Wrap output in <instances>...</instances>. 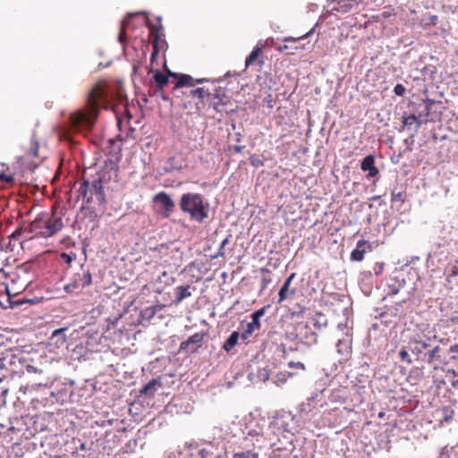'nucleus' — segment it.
I'll use <instances>...</instances> for the list:
<instances>
[{"label": "nucleus", "instance_id": "37", "mask_svg": "<svg viewBox=\"0 0 458 458\" xmlns=\"http://www.w3.org/2000/svg\"><path fill=\"white\" fill-rule=\"evenodd\" d=\"M74 257H75L74 255L68 254V253H65V252L61 254L62 259L66 264H71L72 262V260L74 259Z\"/></svg>", "mask_w": 458, "mask_h": 458}, {"label": "nucleus", "instance_id": "26", "mask_svg": "<svg viewBox=\"0 0 458 458\" xmlns=\"http://www.w3.org/2000/svg\"><path fill=\"white\" fill-rule=\"evenodd\" d=\"M174 281V278L165 271H164L162 275L156 279L157 283L164 284L165 285H170Z\"/></svg>", "mask_w": 458, "mask_h": 458}, {"label": "nucleus", "instance_id": "48", "mask_svg": "<svg viewBox=\"0 0 458 458\" xmlns=\"http://www.w3.org/2000/svg\"><path fill=\"white\" fill-rule=\"evenodd\" d=\"M399 292V288H393L391 293L392 294H396Z\"/></svg>", "mask_w": 458, "mask_h": 458}, {"label": "nucleus", "instance_id": "34", "mask_svg": "<svg viewBox=\"0 0 458 458\" xmlns=\"http://www.w3.org/2000/svg\"><path fill=\"white\" fill-rule=\"evenodd\" d=\"M13 177L11 174H6L4 173L0 174V183H8L13 182Z\"/></svg>", "mask_w": 458, "mask_h": 458}, {"label": "nucleus", "instance_id": "27", "mask_svg": "<svg viewBox=\"0 0 458 458\" xmlns=\"http://www.w3.org/2000/svg\"><path fill=\"white\" fill-rule=\"evenodd\" d=\"M304 328L306 330V335L303 338V341L310 345L316 344L318 339L317 335L314 332L308 333V331L310 330L308 326H305Z\"/></svg>", "mask_w": 458, "mask_h": 458}, {"label": "nucleus", "instance_id": "42", "mask_svg": "<svg viewBox=\"0 0 458 458\" xmlns=\"http://www.w3.org/2000/svg\"><path fill=\"white\" fill-rule=\"evenodd\" d=\"M21 235V230H16L14 233H13L11 235H10V242L12 241H14V240H18L20 238V236Z\"/></svg>", "mask_w": 458, "mask_h": 458}, {"label": "nucleus", "instance_id": "52", "mask_svg": "<svg viewBox=\"0 0 458 458\" xmlns=\"http://www.w3.org/2000/svg\"><path fill=\"white\" fill-rule=\"evenodd\" d=\"M156 55H157V52H153L152 55H151V60H153L154 58H156Z\"/></svg>", "mask_w": 458, "mask_h": 458}, {"label": "nucleus", "instance_id": "47", "mask_svg": "<svg viewBox=\"0 0 458 458\" xmlns=\"http://www.w3.org/2000/svg\"><path fill=\"white\" fill-rule=\"evenodd\" d=\"M452 276H458V268L457 267H453Z\"/></svg>", "mask_w": 458, "mask_h": 458}, {"label": "nucleus", "instance_id": "25", "mask_svg": "<svg viewBox=\"0 0 458 458\" xmlns=\"http://www.w3.org/2000/svg\"><path fill=\"white\" fill-rule=\"evenodd\" d=\"M342 392L343 391L341 389L333 390L328 397L329 401L331 403H344V397L343 396Z\"/></svg>", "mask_w": 458, "mask_h": 458}, {"label": "nucleus", "instance_id": "46", "mask_svg": "<svg viewBox=\"0 0 458 458\" xmlns=\"http://www.w3.org/2000/svg\"><path fill=\"white\" fill-rule=\"evenodd\" d=\"M288 49H291V48L287 45H284V46L279 47V50L280 51H285V50H288Z\"/></svg>", "mask_w": 458, "mask_h": 458}, {"label": "nucleus", "instance_id": "30", "mask_svg": "<svg viewBox=\"0 0 458 458\" xmlns=\"http://www.w3.org/2000/svg\"><path fill=\"white\" fill-rule=\"evenodd\" d=\"M191 94L194 98H198L199 99H203L206 96V91L202 88H198L196 89H192Z\"/></svg>", "mask_w": 458, "mask_h": 458}, {"label": "nucleus", "instance_id": "57", "mask_svg": "<svg viewBox=\"0 0 458 458\" xmlns=\"http://www.w3.org/2000/svg\"><path fill=\"white\" fill-rule=\"evenodd\" d=\"M131 17H133V14H131V16H130L128 19H126L125 21H129V20H130V18H131Z\"/></svg>", "mask_w": 458, "mask_h": 458}, {"label": "nucleus", "instance_id": "20", "mask_svg": "<svg viewBox=\"0 0 458 458\" xmlns=\"http://www.w3.org/2000/svg\"><path fill=\"white\" fill-rule=\"evenodd\" d=\"M238 340H239V333L234 331L230 335V336L227 338V340L225 342L223 348L226 352L231 351L235 346Z\"/></svg>", "mask_w": 458, "mask_h": 458}, {"label": "nucleus", "instance_id": "29", "mask_svg": "<svg viewBox=\"0 0 458 458\" xmlns=\"http://www.w3.org/2000/svg\"><path fill=\"white\" fill-rule=\"evenodd\" d=\"M399 357L400 359L403 360V361H405L407 362L408 364H411L412 363V360L411 359L410 357V354L408 352V351L406 349H402L400 352H399Z\"/></svg>", "mask_w": 458, "mask_h": 458}, {"label": "nucleus", "instance_id": "43", "mask_svg": "<svg viewBox=\"0 0 458 458\" xmlns=\"http://www.w3.org/2000/svg\"><path fill=\"white\" fill-rule=\"evenodd\" d=\"M233 149L236 153H241L243 149V147L242 146H234Z\"/></svg>", "mask_w": 458, "mask_h": 458}, {"label": "nucleus", "instance_id": "6", "mask_svg": "<svg viewBox=\"0 0 458 458\" xmlns=\"http://www.w3.org/2000/svg\"><path fill=\"white\" fill-rule=\"evenodd\" d=\"M91 284V275L89 271H84L72 278V282L64 286L65 292L73 293L75 290L84 288Z\"/></svg>", "mask_w": 458, "mask_h": 458}, {"label": "nucleus", "instance_id": "50", "mask_svg": "<svg viewBox=\"0 0 458 458\" xmlns=\"http://www.w3.org/2000/svg\"><path fill=\"white\" fill-rule=\"evenodd\" d=\"M301 411H306V404H302L301 407Z\"/></svg>", "mask_w": 458, "mask_h": 458}, {"label": "nucleus", "instance_id": "49", "mask_svg": "<svg viewBox=\"0 0 458 458\" xmlns=\"http://www.w3.org/2000/svg\"><path fill=\"white\" fill-rule=\"evenodd\" d=\"M262 377H263L264 381L268 379V375L266 372L264 374H262Z\"/></svg>", "mask_w": 458, "mask_h": 458}, {"label": "nucleus", "instance_id": "24", "mask_svg": "<svg viewBox=\"0 0 458 458\" xmlns=\"http://www.w3.org/2000/svg\"><path fill=\"white\" fill-rule=\"evenodd\" d=\"M327 318H326V317L324 315L318 314L313 318V327L316 329L320 330L322 328H325L327 327Z\"/></svg>", "mask_w": 458, "mask_h": 458}, {"label": "nucleus", "instance_id": "4", "mask_svg": "<svg viewBox=\"0 0 458 458\" xmlns=\"http://www.w3.org/2000/svg\"><path fill=\"white\" fill-rule=\"evenodd\" d=\"M153 199L157 205L160 206L159 213L163 216L168 217L174 211V201L165 192H159L156 194Z\"/></svg>", "mask_w": 458, "mask_h": 458}, {"label": "nucleus", "instance_id": "55", "mask_svg": "<svg viewBox=\"0 0 458 458\" xmlns=\"http://www.w3.org/2000/svg\"><path fill=\"white\" fill-rule=\"evenodd\" d=\"M343 8H344V9H343V11H344V12H347V11L349 10V8H348L347 6H344V7H343Z\"/></svg>", "mask_w": 458, "mask_h": 458}, {"label": "nucleus", "instance_id": "41", "mask_svg": "<svg viewBox=\"0 0 458 458\" xmlns=\"http://www.w3.org/2000/svg\"><path fill=\"white\" fill-rule=\"evenodd\" d=\"M228 242H229V239H228V237H226L225 239H224V240L222 241V242H221V244H220L219 253H218L220 256H224V255H225V253H224L223 250H224L225 246Z\"/></svg>", "mask_w": 458, "mask_h": 458}, {"label": "nucleus", "instance_id": "31", "mask_svg": "<svg viewBox=\"0 0 458 458\" xmlns=\"http://www.w3.org/2000/svg\"><path fill=\"white\" fill-rule=\"evenodd\" d=\"M448 352L450 354L451 360H457L458 359V344L451 345Z\"/></svg>", "mask_w": 458, "mask_h": 458}, {"label": "nucleus", "instance_id": "13", "mask_svg": "<svg viewBox=\"0 0 458 458\" xmlns=\"http://www.w3.org/2000/svg\"><path fill=\"white\" fill-rule=\"evenodd\" d=\"M375 160L372 156H367L363 158L360 167L363 171L369 172V176L374 177L378 174L377 168L374 165Z\"/></svg>", "mask_w": 458, "mask_h": 458}, {"label": "nucleus", "instance_id": "32", "mask_svg": "<svg viewBox=\"0 0 458 458\" xmlns=\"http://www.w3.org/2000/svg\"><path fill=\"white\" fill-rule=\"evenodd\" d=\"M312 31H313V30H310L305 35L298 37V38H293V37L285 38L284 39V42H297L299 40H301V39L306 38L307 37H309L312 33Z\"/></svg>", "mask_w": 458, "mask_h": 458}, {"label": "nucleus", "instance_id": "56", "mask_svg": "<svg viewBox=\"0 0 458 458\" xmlns=\"http://www.w3.org/2000/svg\"><path fill=\"white\" fill-rule=\"evenodd\" d=\"M157 35L156 36V39H154V44L157 43Z\"/></svg>", "mask_w": 458, "mask_h": 458}, {"label": "nucleus", "instance_id": "7", "mask_svg": "<svg viewBox=\"0 0 458 458\" xmlns=\"http://www.w3.org/2000/svg\"><path fill=\"white\" fill-rule=\"evenodd\" d=\"M266 308L263 307L258 310H256L254 313H252L251 318L252 320L246 324L242 333V338L243 340H248L250 336L259 328L260 323L259 318L265 314Z\"/></svg>", "mask_w": 458, "mask_h": 458}, {"label": "nucleus", "instance_id": "54", "mask_svg": "<svg viewBox=\"0 0 458 458\" xmlns=\"http://www.w3.org/2000/svg\"><path fill=\"white\" fill-rule=\"evenodd\" d=\"M378 270H379L378 273L382 272V270H383V264L380 265V267H378Z\"/></svg>", "mask_w": 458, "mask_h": 458}, {"label": "nucleus", "instance_id": "12", "mask_svg": "<svg viewBox=\"0 0 458 458\" xmlns=\"http://www.w3.org/2000/svg\"><path fill=\"white\" fill-rule=\"evenodd\" d=\"M425 117L422 118V115L420 114L419 116L414 114H411L403 118V123L404 126H410L413 123H416V127L419 128L423 123L427 121L426 117L428 115L429 108L428 106H425Z\"/></svg>", "mask_w": 458, "mask_h": 458}, {"label": "nucleus", "instance_id": "5", "mask_svg": "<svg viewBox=\"0 0 458 458\" xmlns=\"http://www.w3.org/2000/svg\"><path fill=\"white\" fill-rule=\"evenodd\" d=\"M88 191H90L91 195H95L98 202H103L104 191L99 179L94 180L91 184L88 181L83 182L81 186L80 192L83 197H85Z\"/></svg>", "mask_w": 458, "mask_h": 458}, {"label": "nucleus", "instance_id": "16", "mask_svg": "<svg viewBox=\"0 0 458 458\" xmlns=\"http://www.w3.org/2000/svg\"><path fill=\"white\" fill-rule=\"evenodd\" d=\"M175 293H176V297L174 301L175 304H179L184 299L191 296V292L190 291L189 285H186V286L181 285V286L176 287Z\"/></svg>", "mask_w": 458, "mask_h": 458}, {"label": "nucleus", "instance_id": "14", "mask_svg": "<svg viewBox=\"0 0 458 458\" xmlns=\"http://www.w3.org/2000/svg\"><path fill=\"white\" fill-rule=\"evenodd\" d=\"M169 75L174 78H177V81L175 83L176 88H182L185 86H193V79L190 75L187 74H176L169 71Z\"/></svg>", "mask_w": 458, "mask_h": 458}, {"label": "nucleus", "instance_id": "1", "mask_svg": "<svg viewBox=\"0 0 458 458\" xmlns=\"http://www.w3.org/2000/svg\"><path fill=\"white\" fill-rule=\"evenodd\" d=\"M108 97L109 93L103 84L96 85L89 95L88 110H80L70 115L71 128L76 131L91 128L98 117L99 101L107 102Z\"/></svg>", "mask_w": 458, "mask_h": 458}, {"label": "nucleus", "instance_id": "28", "mask_svg": "<svg viewBox=\"0 0 458 458\" xmlns=\"http://www.w3.org/2000/svg\"><path fill=\"white\" fill-rule=\"evenodd\" d=\"M233 458H259V454L250 451L239 452L235 453Z\"/></svg>", "mask_w": 458, "mask_h": 458}, {"label": "nucleus", "instance_id": "11", "mask_svg": "<svg viewBox=\"0 0 458 458\" xmlns=\"http://www.w3.org/2000/svg\"><path fill=\"white\" fill-rule=\"evenodd\" d=\"M162 386L160 378H153L140 389V394L151 398Z\"/></svg>", "mask_w": 458, "mask_h": 458}, {"label": "nucleus", "instance_id": "45", "mask_svg": "<svg viewBox=\"0 0 458 458\" xmlns=\"http://www.w3.org/2000/svg\"><path fill=\"white\" fill-rule=\"evenodd\" d=\"M337 328H338L339 331H343L344 332L345 330V328H346V326H344L343 324H338Z\"/></svg>", "mask_w": 458, "mask_h": 458}, {"label": "nucleus", "instance_id": "44", "mask_svg": "<svg viewBox=\"0 0 458 458\" xmlns=\"http://www.w3.org/2000/svg\"><path fill=\"white\" fill-rule=\"evenodd\" d=\"M214 458H225V453L221 452V453L216 454Z\"/></svg>", "mask_w": 458, "mask_h": 458}, {"label": "nucleus", "instance_id": "36", "mask_svg": "<svg viewBox=\"0 0 458 458\" xmlns=\"http://www.w3.org/2000/svg\"><path fill=\"white\" fill-rule=\"evenodd\" d=\"M453 377L451 378V386L458 391V371L455 372L454 370L452 371Z\"/></svg>", "mask_w": 458, "mask_h": 458}, {"label": "nucleus", "instance_id": "33", "mask_svg": "<svg viewBox=\"0 0 458 458\" xmlns=\"http://www.w3.org/2000/svg\"><path fill=\"white\" fill-rule=\"evenodd\" d=\"M211 448L212 446L202 448L199 450V454L201 456V458H208L210 455L213 454Z\"/></svg>", "mask_w": 458, "mask_h": 458}, {"label": "nucleus", "instance_id": "17", "mask_svg": "<svg viewBox=\"0 0 458 458\" xmlns=\"http://www.w3.org/2000/svg\"><path fill=\"white\" fill-rule=\"evenodd\" d=\"M440 347L435 346L432 349H428L426 355H425V360L428 363H432L434 361H440L441 358L439 355Z\"/></svg>", "mask_w": 458, "mask_h": 458}, {"label": "nucleus", "instance_id": "38", "mask_svg": "<svg viewBox=\"0 0 458 458\" xmlns=\"http://www.w3.org/2000/svg\"><path fill=\"white\" fill-rule=\"evenodd\" d=\"M128 26V21H123L121 27V32L119 34V41L121 43L123 42V35L125 33L126 28Z\"/></svg>", "mask_w": 458, "mask_h": 458}, {"label": "nucleus", "instance_id": "19", "mask_svg": "<svg viewBox=\"0 0 458 458\" xmlns=\"http://www.w3.org/2000/svg\"><path fill=\"white\" fill-rule=\"evenodd\" d=\"M64 328L55 329L52 334L51 341H55L57 346L64 345L66 343V338L64 334Z\"/></svg>", "mask_w": 458, "mask_h": 458}, {"label": "nucleus", "instance_id": "9", "mask_svg": "<svg viewBox=\"0 0 458 458\" xmlns=\"http://www.w3.org/2000/svg\"><path fill=\"white\" fill-rule=\"evenodd\" d=\"M206 335L203 332H199L190 336L186 341H183L180 344V350H187L191 345H195L191 349V352H195L198 347L201 345L204 336Z\"/></svg>", "mask_w": 458, "mask_h": 458}, {"label": "nucleus", "instance_id": "23", "mask_svg": "<svg viewBox=\"0 0 458 458\" xmlns=\"http://www.w3.org/2000/svg\"><path fill=\"white\" fill-rule=\"evenodd\" d=\"M261 53H262V47H259V45H257L253 48L251 53L249 55V56L246 58L245 66L249 67L250 65H251L258 59V57L260 55Z\"/></svg>", "mask_w": 458, "mask_h": 458}, {"label": "nucleus", "instance_id": "21", "mask_svg": "<svg viewBox=\"0 0 458 458\" xmlns=\"http://www.w3.org/2000/svg\"><path fill=\"white\" fill-rule=\"evenodd\" d=\"M293 375L294 373L293 372H280L276 375V377L273 379V382L276 386H282L287 382L288 378L293 377Z\"/></svg>", "mask_w": 458, "mask_h": 458}, {"label": "nucleus", "instance_id": "51", "mask_svg": "<svg viewBox=\"0 0 458 458\" xmlns=\"http://www.w3.org/2000/svg\"><path fill=\"white\" fill-rule=\"evenodd\" d=\"M240 140H241V134L237 133L236 134V141H240Z\"/></svg>", "mask_w": 458, "mask_h": 458}, {"label": "nucleus", "instance_id": "3", "mask_svg": "<svg viewBox=\"0 0 458 458\" xmlns=\"http://www.w3.org/2000/svg\"><path fill=\"white\" fill-rule=\"evenodd\" d=\"M31 226L32 230L38 231L42 237L48 238L63 229L64 222L60 215L54 213L35 219Z\"/></svg>", "mask_w": 458, "mask_h": 458}, {"label": "nucleus", "instance_id": "15", "mask_svg": "<svg viewBox=\"0 0 458 458\" xmlns=\"http://www.w3.org/2000/svg\"><path fill=\"white\" fill-rule=\"evenodd\" d=\"M350 344H351V338H350L348 333H345V336L338 339V341L336 343L337 352L342 355L347 354L349 352Z\"/></svg>", "mask_w": 458, "mask_h": 458}, {"label": "nucleus", "instance_id": "39", "mask_svg": "<svg viewBox=\"0 0 458 458\" xmlns=\"http://www.w3.org/2000/svg\"><path fill=\"white\" fill-rule=\"evenodd\" d=\"M394 92L397 96H403V94L405 92V88L402 84H397L394 88Z\"/></svg>", "mask_w": 458, "mask_h": 458}, {"label": "nucleus", "instance_id": "53", "mask_svg": "<svg viewBox=\"0 0 458 458\" xmlns=\"http://www.w3.org/2000/svg\"><path fill=\"white\" fill-rule=\"evenodd\" d=\"M37 151H38V150H37V148H32V152H33V155H34V156H36V155H37Z\"/></svg>", "mask_w": 458, "mask_h": 458}, {"label": "nucleus", "instance_id": "35", "mask_svg": "<svg viewBox=\"0 0 458 458\" xmlns=\"http://www.w3.org/2000/svg\"><path fill=\"white\" fill-rule=\"evenodd\" d=\"M288 367L289 368H292V369H301V370H305V366L302 362H300V361H297V362H294V361H290L288 363Z\"/></svg>", "mask_w": 458, "mask_h": 458}, {"label": "nucleus", "instance_id": "2", "mask_svg": "<svg viewBox=\"0 0 458 458\" xmlns=\"http://www.w3.org/2000/svg\"><path fill=\"white\" fill-rule=\"evenodd\" d=\"M182 213L190 216L191 220L202 223L208 217L209 204L199 193H183L179 201Z\"/></svg>", "mask_w": 458, "mask_h": 458}, {"label": "nucleus", "instance_id": "8", "mask_svg": "<svg viewBox=\"0 0 458 458\" xmlns=\"http://www.w3.org/2000/svg\"><path fill=\"white\" fill-rule=\"evenodd\" d=\"M429 344L420 339H411L409 342V351L417 357L418 360H425L427 350L429 348Z\"/></svg>", "mask_w": 458, "mask_h": 458}, {"label": "nucleus", "instance_id": "18", "mask_svg": "<svg viewBox=\"0 0 458 458\" xmlns=\"http://www.w3.org/2000/svg\"><path fill=\"white\" fill-rule=\"evenodd\" d=\"M295 274L290 275V276L284 281V284L282 285L280 291H279V302L284 301L288 297V291L289 287L291 285V283L293 279L294 278Z\"/></svg>", "mask_w": 458, "mask_h": 458}, {"label": "nucleus", "instance_id": "10", "mask_svg": "<svg viewBox=\"0 0 458 458\" xmlns=\"http://www.w3.org/2000/svg\"><path fill=\"white\" fill-rule=\"evenodd\" d=\"M370 245L367 241L360 240L357 242L355 249L351 253L352 261H361L365 253L369 250Z\"/></svg>", "mask_w": 458, "mask_h": 458}, {"label": "nucleus", "instance_id": "40", "mask_svg": "<svg viewBox=\"0 0 458 458\" xmlns=\"http://www.w3.org/2000/svg\"><path fill=\"white\" fill-rule=\"evenodd\" d=\"M276 423L278 424L280 427L284 428V431L290 432V429L288 428H286V426L284 425L285 424V420H284V418L277 419L276 420Z\"/></svg>", "mask_w": 458, "mask_h": 458}, {"label": "nucleus", "instance_id": "22", "mask_svg": "<svg viewBox=\"0 0 458 458\" xmlns=\"http://www.w3.org/2000/svg\"><path fill=\"white\" fill-rule=\"evenodd\" d=\"M169 76H170L169 74L165 75L162 72L157 71L154 75V80H155L157 86L159 89H163L168 83Z\"/></svg>", "mask_w": 458, "mask_h": 458}]
</instances>
